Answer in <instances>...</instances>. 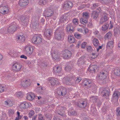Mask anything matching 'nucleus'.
Masks as SVG:
<instances>
[{"mask_svg":"<svg viewBox=\"0 0 120 120\" xmlns=\"http://www.w3.org/2000/svg\"><path fill=\"white\" fill-rule=\"evenodd\" d=\"M120 93L118 91L114 92L113 94V99L118 100L120 95Z\"/></svg>","mask_w":120,"mask_h":120,"instance_id":"obj_22","label":"nucleus"},{"mask_svg":"<svg viewBox=\"0 0 120 120\" xmlns=\"http://www.w3.org/2000/svg\"><path fill=\"white\" fill-rule=\"evenodd\" d=\"M20 57L21 58H24L25 59H27V57L23 55H21L20 56Z\"/></svg>","mask_w":120,"mask_h":120,"instance_id":"obj_58","label":"nucleus"},{"mask_svg":"<svg viewBox=\"0 0 120 120\" xmlns=\"http://www.w3.org/2000/svg\"><path fill=\"white\" fill-rule=\"evenodd\" d=\"M17 114L18 115L17 117H16L15 120H19L21 119L22 117L20 115V112L19 111H17Z\"/></svg>","mask_w":120,"mask_h":120,"instance_id":"obj_44","label":"nucleus"},{"mask_svg":"<svg viewBox=\"0 0 120 120\" xmlns=\"http://www.w3.org/2000/svg\"><path fill=\"white\" fill-rule=\"evenodd\" d=\"M35 97V94L33 93L27 94L26 97L27 99L29 100H32Z\"/></svg>","mask_w":120,"mask_h":120,"instance_id":"obj_17","label":"nucleus"},{"mask_svg":"<svg viewBox=\"0 0 120 120\" xmlns=\"http://www.w3.org/2000/svg\"><path fill=\"white\" fill-rule=\"evenodd\" d=\"M82 14V18L80 19V21L82 24L85 25L88 22L87 19L89 17V12H83Z\"/></svg>","mask_w":120,"mask_h":120,"instance_id":"obj_2","label":"nucleus"},{"mask_svg":"<svg viewBox=\"0 0 120 120\" xmlns=\"http://www.w3.org/2000/svg\"><path fill=\"white\" fill-rule=\"evenodd\" d=\"M30 80L29 79H27V80H26L24 82H25V83L26 84V86H29L30 85Z\"/></svg>","mask_w":120,"mask_h":120,"instance_id":"obj_47","label":"nucleus"},{"mask_svg":"<svg viewBox=\"0 0 120 120\" xmlns=\"http://www.w3.org/2000/svg\"><path fill=\"white\" fill-rule=\"evenodd\" d=\"M102 46L99 45L97 48V51L98 52L99 51V50L102 48Z\"/></svg>","mask_w":120,"mask_h":120,"instance_id":"obj_61","label":"nucleus"},{"mask_svg":"<svg viewBox=\"0 0 120 120\" xmlns=\"http://www.w3.org/2000/svg\"><path fill=\"white\" fill-rule=\"evenodd\" d=\"M8 11V9L6 6H0V12L3 14H6Z\"/></svg>","mask_w":120,"mask_h":120,"instance_id":"obj_14","label":"nucleus"},{"mask_svg":"<svg viewBox=\"0 0 120 120\" xmlns=\"http://www.w3.org/2000/svg\"><path fill=\"white\" fill-rule=\"evenodd\" d=\"M86 43L85 42H83L81 45V47L83 49H84L86 46Z\"/></svg>","mask_w":120,"mask_h":120,"instance_id":"obj_57","label":"nucleus"},{"mask_svg":"<svg viewBox=\"0 0 120 120\" xmlns=\"http://www.w3.org/2000/svg\"><path fill=\"white\" fill-rule=\"evenodd\" d=\"M4 103L5 105L9 106H12L13 104L12 102L11 101L8 100L5 101Z\"/></svg>","mask_w":120,"mask_h":120,"instance_id":"obj_31","label":"nucleus"},{"mask_svg":"<svg viewBox=\"0 0 120 120\" xmlns=\"http://www.w3.org/2000/svg\"><path fill=\"white\" fill-rule=\"evenodd\" d=\"M74 36L75 37L78 39H80L82 37L81 34H79L77 33L75 34Z\"/></svg>","mask_w":120,"mask_h":120,"instance_id":"obj_45","label":"nucleus"},{"mask_svg":"<svg viewBox=\"0 0 120 120\" xmlns=\"http://www.w3.org/2000/svg\"><path fill=\"white\" fill-rule=\"evenodd\" d=\"M96 65H92L89 68V71L93 73V72H94L95 71V68L96 67Z\"/></svg>","mask_w":120,"mask_h":120,"instance_id":"obj_35","label":"nucleus"},{"mask_svg":"<svg viewBox=\"0 0 120 120\" xmlns=\"http://www.w3.org/2000/svg\"><path fill=\"white\" fill-rule=\"evenodd\" d=\"M15 95L16 97L20 98L23 97V95L21 92L16 93L15 94Z\"/></svg>","mask_w":120,"mask_h":120,"instance_id":"obj_39","label":"nucleus"},{"mask_svg":"<svg viewBox=\"0 0 120 120\" xmlns=\"http://www.w3.org/2000/svg\"><path fill=\"white\" fill-rule=\"evenodd\" d=\"M77 30L79 32L82 33L83 32V30L81 28H78L77 29Z\"/></svg>","mask_w":120,"mask_h":120,"instance_id":"obj_60","label":"nucleus"},{"mask_svg":"<svg viewBox=\"0 0 120 120\" xmlns=\"http://www.w3.org/2000/svg\"><path fill=\"white\" fill-rule=\"evenodd\" d=\"M44 34L47 37H49L51 35V34L49 30H47L46 32L44 33Z\"/></svg>","mask_w":120,"mask_h":120,"instance_id":"obj_41","label":"nucleus"},{"mask_svg":"<svg viewBox=\"0 0 120 120\" xmlns=\"http://www.w3.org/2000/svg\"><path fill=\"white\" fill-rule=\"evenodd\" d=\"M106 74L102 71H101L98 74V77L99 79H103L106 78Z\"/></svg>","mask_w":120,"mask_h":120,"instance_id":"obj_18","label":"nucleus"},{"mask_svg":"<svg viewBox=\"0 0 120 120\" xmlns=\"http://www.w3.org/2000/svg\"><path fill=\"white\" fill-rule=\"evenodd\" d=\"M27 104V103L25 102H23L20 104L19 107L21 110H23L26 108V105Z\"/></svg>","mask_w":120,"mask_h":120,"instance_id":"obj_32","label":"nucleus"},{"mask_svg":"<svg viewBox=\"0 0 120 120\" xmlns=\"http://www.w3.org/2000/svg\"><path fill=\"white\" fill-rule=\"evenodd\" d=\"M72 22L73 24L75 25H76L78 24L79 21L78 19L76 18H75L72 20Z\"/></svg>","mask_w":120,"mask_h":120,"instance_id":"obj_40","label":"nucleus"},{"mask_svg":"<svg viewBox=\"0 0 120 120\" xmlns=\"http://www.w3.org/2000/svg\"><path fill=\"white\" fill-rule=\"evenodd\" d=\"M109 26L108 24L107 23H105L102 26L101 29L103 31H105L108 29Z\"/></svg>","mask_w":120,"mask_h":120,"instance_id":"obj_29","label":"nucleus"},{"mask_svg":"<svg viewBox=\"0 0 120 120\" xmlns=\"http://www.w3.org/2000/svg\"><path fill=\"white\" fill-rule=\"evenodd\" d=\"M99 5L98 3H94L93 4V5L91 7V8L92 9H95L96 8L98 7Z\"/></svg>","mask_w":120,"mask_h":120,"instance_id":"obj_43","label":"nucleus"},{"mask_svg":"<svg viewBox=\"0 0 120 120\" xmlns=\"http://www.w3.org/2000/svg\"><path fill=\"white\" fill-rule=\"evenodd\" d=\"M25 82L24 81H22L21 82V85L23 86L24 87H26L27 86H26V83H25Z\"/></svg>","mask_w":120,"mask_h":120,"instance_id":"obj_53","label":"nucleus"},{"mask_svg":"<svg viewBox=\"0 0 120 120\" xmlns=\"http://www.w3.org/2000/svg\"><path fill=\"white\" fill-rule=\"evenodd\" d=\"M115 73L117 76L120 75V68L116 69L114 70Z\"/></svg>","mask_w":120,"mask_h":120,"instance_id":"obj_36","label":"nucleus"},{"mask_svg":"<svg viewBox=\"0 0 120 120\" xmlns=\"http://www.w3.org/2000/svg\"><path fill=\"white\" fill-rule=\"evenodd\" d=\"M102 17L100 19V23L102 24L103 22H105L108 19L107 15L105 12H103L102 13Z\"/></svg>","mask_w":120,"mask_h":120,"instance_id":"obj_10","label":"nucleus"},{"mask_svg":"<svg viewBox=\"0 0 120 120\" xmlns=\"http://www.w3.org/2000/svg\"><path fill=\"white\" fill-rule=\"evenodd\" d=\"M87 102L86 100L82 99L79 101L78 103V106L80 108H84L87 105Z\"/></svg>","mask_w":120,"mask_h":120,"instance_id":"obj_13","label":"nucleus"},{"mask_svg":"<svg viewBox=\"0 0 120 120\" xmlns=\"http://www.w3.org/2000/svg\"><path fill=\"white\" fill-rule=\"evenodd\" d=\"M92 55L93 56H94V58L96 57L97 56V55L96 54L93 53H92Z\"/></svg>","mask_w":120,"mask_h":120,"instance_id":"obj_64","label":"nucleus"},{"mask_svg":"<svg viewBox=\"0 0 120 120\" xmlns=\"http://www.w3.org/2000/svg\"><path fill=\"white\" fill-rule=\"evenodd\" d=\"M75 26L72 25L71 23H70L67 25L66 27L67 31H73V29Z\"/></svg>","mask_w":120,"mask_h":120,"instance_id":"obj_19","label":"nucleus"},{"mask_svg":"<svg viewBox=\"0 0 120 120\" xmlns=\"http://www.w3.org/2000/svg\"><path fill=\"white\" fill-rule=\"evenodd\" d=\"M114 41H111L108 42L106 45L107 48L109 49H111L113 48V46Z\"/></svg>","mask_w":120,"mask_h":120,"instance_id":"obj_25","label":"nucleus"},{"mask_svg":"<svg viewBox=\"0 0 120 120\" xmlns=\"http://www.w3.org/2000/svg\"><path fill=\"white\" fill-rule=\"evenodd\" d=\"M53 71L56 73H59L61 70V68L58 66L54 67L53 68Z\"/></svg>","mask_w":120,"mask_h":120,"instance_id":"obj_26","label":"nucleus"},{"mask_svg":"<svg viewBox=\"0 0 120 120\" xmlns=\"http://www.w3.org/2000/svg\"><path fill=\"white\" fill-rule=\"evenodd\" d=\"M13 69L15 72L20 71L22 68V65L19 63H16L12 66Z\"/></svg>","mask_w":120,"mask_h":120,"instance_id":"obj_12","label":"nucleus"},{"mask_svg":"<svg viewBox=\"0 0 120 120\" xmlns=\"http://www.w3.org/2000/svg\"><path fill=\"white\" fill-rule=\"evenodd\" d=\"M48 80V82L52 86H54L56 84H58L60 83L58 79L56 78H49Z\"/></svg>","mask_w":120,"mask_h":120,"instance_id":"obj_11","label":"nucleus"},{"mask_svg":"<svg viewBox=\"0 0 120 120\" xmlns=\"http://www.w3.org/2000/svg\"><path fill=\"white\" fill-rule=\"evenodd\" d=\"M37 117V115L34 116L32 117V120H36V119Z\"/></svg>","mask_w":120,"mask_h":120,"instance_id":"obj_63","label":"nucleus"},{"mask_svg":"<svg viewBox=\"0 0 120 120\" xmlns=\"http://www.w3.org/2000/svg\"><path fill=\"white\" fill-rule=\"evenodd\" d=\"M17 26L16 23H15L9 26L8 28L7 31L9 33H13L16 30Z\"/></svg>","mask_w":120,"mask_h":120,"instance_id":"obj_8","label":"nucleus"},{"mask_svg":"<svg viewBox=\"0 0 120 120\" xmlns=\"http://www.w3.org/2000/svg\"><path fill=\"white\" fill-rule=\"evenodd\" d=\"M67 90L65 87L61 88L60 90H58L57 93L58 95L61 96H64L67 94Z\"/></svg>","mask_w":120,"mask_h":120,"instance_id":"obj_9","label":"nucleus"},{"mask_svg":"<svg viewBox=\"0 0 120 120\" xmlns=\"http://www.w3.org/2000/svg\"><path fill=\"white\" fill-rule=\"evenodd\" d=\"M110 27L109 28V30H110L111 29H112L113 27V25H112V23H111V21H110Z\"/></svg>","mask_w":120,"mask_h":120,"instance_id":"obj_62","label":"nucleus"},{"mask_svg":"<svg viewBox=\"0 0 120 120\" xmlns=\"http://www.w3.org/2000/svg\"><path fill=\"white\" fill-rule=\"evenodd\" d=\"M64 35V33L60 28L56 29L55 32L54 37L56 39L61 41L63 39Z\"/></svg>","mask_w":120,"mask_h":120,"instance_id":"obj_1","label":"nucleus"},{"mask_svg":"<svg viewBox=\"0 0 120 120\" xmlns=\"http://www.w3.org/2000/svg\"><path fill=\"white\" fill-rule=\"evenodd\" d=\"M52 55V59L54 60H56L58 59L59 57L58 55L55 53H53Z\"/></svg>","mask_w":120,"mask_h":120,"instance_id":"obj_34","label":"nucleus"},{"mask_svg":"<svg viewBox=\"0 0 120 120\" xmlns=\"http://www.w3.org/2000/svg\"><path fill=\"white\" fill-rule=\"evenodd\" d=\"M53 12L51 10H49L46 12V16L47 17H49L51 16L53 14Z\"/></svg>","mask_w":120,"mask_h":120,"instance_id":"obj_37","label":"nucleus"},{"mask_svg":"<svg viewBox=\"0 0 120 120\" xmlns=\"http://www.w3.org/2000/svg\"><path fill=\"white\" fill-rule=\"evenodd\" d=\"M68 41L70 43H72L75 42V40L73 36L71 35H69L68 37Z\"/></svg>","mask_w":120,"mask_h":120,"instance_id":"obj_23","label":"nucleus"},{"mask_svg":"<svg viewBox=\"0 0 120 120\" xmlns=\"http://www.w3.org/2000/svg\"><path fill=\"white\" fill-rule=\"evenodd\" d=\"M101 95L102 97L106 98H107L110 95V93L109 91L106 90H103L101 92Z\"/></svg>","mask_w":120,"mask_h":120,"instance_id":"obj_15","label":"nucleus"},{"mask_svg":"<svg viewBox=\"0 0 120 120\" xmlns=\"http://www.w3.org/2000/svg\"><path fill=\"white\" fill-rule=\"evenodd\" d=\"M116 111V114L117 116H120V109H118Z\"/></svg>","mask_w":120,"mask_h":120,"instance_id":"obj_54","label":"nucleus"},{"mask_svg":"<svg viewBox=\"0 0 120 120\" xmlns=\"http://www.w3.org/2000/svg\"><path fill=\"white\" fill-rule=\"evenodd\" d=\"M5 87L4 86L0 85V92H3L5 90Z\"/></svg>","mask_w":120,"mask_h":120,"instance_id":"obj_42","label":"nucleus"},{"mask_svg":"<svg viewBox=\"0 0 120 120\" xmlns=\"http://www.w3.org/2000/svg\"><path fill=\"white\" fill-rule=\"evenodd\" d=\"M88 26L90 28H92L93 27V25L91 22H89L88 24Z\"/></svg>","mask_w":120,"mask_h":120,"instance_id":"obj_59","label":"nucleus"},{"mask_svg":"<svg viewBox=\"0 0 120 120\" xmlns=\"http://www.w3.org/2000/svg\"><path fill=\"white\" fill-rule=\"evenodd\" d=\"M87 51L90 52L92 51L93 50L92 47L90 46H87Z\"/></svg>","mask_w":120,"mask_h":120,"instance_id":"obj_49","label":"nucleus"},{"mask_svg":"<svg viewBox=\"0 0 120 120\" xmlns=\"http://www.w3.org/2000/svg\"><path fill=\"white\" fill-rule=\"evenodd\" d=\"M83 84L85 86V90L90 88L92 85V83L90 80L88 79H85L83 81Z\"/></svg>","mask_w":120,"mask_h":120,"instance_id":"obj_6","label":"nucleus"},{"mask_svg":"<svg viewBox=\"0 0 120 120\" xmlns=\"http://www.w3.org/2000/svg\"><path fill=\"white\" fill-rule=\"evenodd\" d=\"M70 115L71 116H74L75 114V112L74 110L71 111L70 112Z\"/></svg>","mask_w":120,"mask_h":120,"instance_id":"obj_55","label":"nucleus"},{"mask_svg":"<svg viewBox=\"0 0 120 120\" xmlns=\"http://www.w3.org/2000/svg\"><path fill=\"white\" fill-rule=\"evenodd\" d=\"M93 44L96 48H97L100 45L98 40L96 38H94L92 41Z\"/></svg>","mask_w":120,"mask_h":120,"instance_id":"obj_20","label":"nucleus"},{"mask_svg":"<svg viewBox=\"0 0 120 120\" xmlns=\"http://www.w3.org/2000/svg\"><path fill=\"white\" fill-rule=\"evenodd\" d=\"M25 52L28 56H30L32 53L33 50V46L29 45H26L25 48Z\"/></svg>","mask_w":120,"mask_h":120,"instance_id":"obj_5","label":"nucleus"},{"mask_svg":"<svg viewBox=\"0 0 120 120\" xmlns=\"http://www.w3.org/2000/svg\"><path fill=\"white\" fill-rule=\"evenodd\" d=\"M32 42L35 44H38L40 43L42 41L41 36L38 34L34 35L32 38Z\"/></svg>","mask_w":120,"mask_h":120,"instance_id":"obj_4","label":"nucleus"},{"mask_svg":"<svg viewBox=\"0 0 120 120\" xmlns=\"http://www.w3.org/2000/svg\"><path fill=\"white\" fill-rule=\"evenodd\" d=\"M8 112L10 114H13L14 113V111L13 110H11V109H9L8 111Z\"/></svg>","mask_w":120,"mask_h":120,"instance_id":"obj_56","label":"nucleus"},{"mask_svg":"<svg viewBox=\"0 0 120 120\" xmlns=\"http://www.w3.org/2000/svg\"><path fill=\"white\" fill-rule=\"evenodd\" d=\"M62 56L65 59H68L72 55L71 52L67 49H65L62 52Z\"/></svg>","mask_w":120,"mask_h":120,"instance_id":"obj_3","label":"nucleus"},{"mask_svg":"<svg viewBox=\"0 0 120 120\" xmlns=\"http://www.w3.org/2000/svg\"><path fill=\"white\" fill-rule=\"evenodd\" d=\"M98 13L97 11H93L91 16L92 18L94 20H96L98 17Z\"/></svg>","mask_w":120,"mask_h":120,"instance_id":"obj_24","label":"nucleus"},{"mask_svg":"<svg viewBox=\"0 0 120 120\" xmlns=\"http://www.w3.org/2000/svg\"><path fill=\"white\" fill-rule=\"evenodd\" d=\"M48 62L46 60L40 63L41 66V67H45L47 66L48 64Z\"/></svg>","mask_w":120,"mask_h":120,"instance_id":"obj_33","label":"nucleus"},{"mask_svg":"<svg viewBox=\"0 0 120 120\" xmlns=\"http://www.w3.org/2000/svg\"><path fill=\"white\" fill-rule=\"evenodd\" d=\"M28 0H20L19 4L20 6L24 7L28 4Z\"/></svg>","mask_w":120,"mask_h":120,"instance_id":"obj_16","label":"nucleus"},{"mask_svg":"<svg viewBox=\"0 0 120 120\" xmlns=\"http://www.w3.org/2000/svg\"><path fill=\"white\" fill-rule=\"evenodd\" d=\"M81 78L80 77L78 78L75 81V82L77 83H79L81 80Z\"/></svg>","mask_w":120,"mask_h":120,"instance_id":"obj_52","label":"nucleus"},{"mask_svg":"<svg viewBox=\"0 0 120 120\" xmlns=\"http://www.w3.org/2000/svg\"><path fill=\"white\" fill-rule=\"evenodd\" d=\"M16 38L21 42H24L25 40V38L24 36L23 35H19L16 36Z\"/></svg>","mask_w":120,"mask_h":120,"instance_id":"obj_21","label":"nucleus"},{"mask_svg":"<svg viewBox=\"0 0 120 120\" xmlns=\"http://www.w3.org/2000/svg\"><path fill=\"white\" fill-rule=\"evenodd\" d=\"M38 119L40 120H43L44 119L42 115L41 114L39 115Z\"/></svg>","mask_w":120,"mask_h":120,"instance_id":"obj_51","label":"nucleus"},{"mask_svg":"<svg viewBox=\"0 0 120 120\" xmlns=\"http://www.w3.org/2000/svg\"><path fill=\"white\" fill-rule=\"evenodd\" d=\"M48 0H39L38 3L39 5H45L47 3Z\"/></svg>","mask_w":120,"mask_h":120,"instance_id":"obj_30","label":"nucleus"},{"mask_svg":"<svg viewBox=\"0 0 120 120\" xmlns=\"http://www.w3.org/2000/svg\"><path fill=\"white\" fill-rule=\"evenodd\" d=\"M112 34L110 32H108L105 36V39H109L112 36Z\"/></svg>","mask_w":120,"mask_h":120,"instance_id":"obj_38","label":"nucleus"},{"mask_svg":"<svg viewBox=\"0 0 120 120\" xmlns=\"http://www.w3.org/2000/svg\"><path fill=\"white\" fill-rule=\"evenodd\" d=\"M20 20L23 23V25H26L27 24L26 22H27V19L25 18V17L22 16L20 18Z\"/></svg>","mask_w":120,"mask_h":120,"instance_id":"obj_28","label":"nucleus"},{"mask_svg":"<svg viewBox=\"0 0 120 120\" xmlns=\"http://www.w3.org/2000/svg\"><path fill=\"white\" fill-rule=\"evenodd\" d=\"M73 6V4L70 1L65 2L63 6V8L65 10H68L71 9Z\"/></svg>","mask_w":120,"mask_h":120,"instance_id":"obj_7","label":"nucleus"},{"mask_svg":"<svg viewBox=\"0 0 120 120\" xmlns=\"http://www.w3.org/2000/svg\"><path fill=\"white\" fill-rule=\"evenodd\" d=\"M64 79L65 80V84H69V83L70 82V80H68V78H64Z\"/></svg>","mask_w":120,"mask_h":120,"instance_id":"obj_50","label":"nucleus"},{"mask_svg":"<svg viewBox=\"0 0 120 120\" xmlns=\"http://www.w3.org/2000/svg\"><path fill=\"white\" fill-rule=\"evenodd\" d=\"M34 114V112L33 110L30 111L29 113V117L30 118H31Z\"/></svg>","mask_w":120,"mask_h":120,"instance_id":"obj_48","label":"nucleus"},{"mask_svg":"<svg viewBox=\"0 0 120 120\" xmlns=\"http://www.w3.org/2000/svg\"><path fill=\"white\" fill-rule=\"evenodd\" d=\"M93 33L95 36L97 38H99L100 36L99 32L97 30L95 29L93 30Z\"/></svg>","mask_w":120,"mask_h":120,"instance_id":"obj_27","label":"nucleus"},{"mask_svg":"<svg viewBox=\"0 0 120 120\" xmlns=\"http://www.w3.org/2000/svg\"><path fill=\"white\" fill-rule=\"evenodd\" d=\"M65 70L67 71H69L71 70V67L70 66L68 65L65 67Z\"/></svg>","mask_w":120,"mask_h":120,"instance_id":"obj_46","label":"nucleus"}]
</instances>
